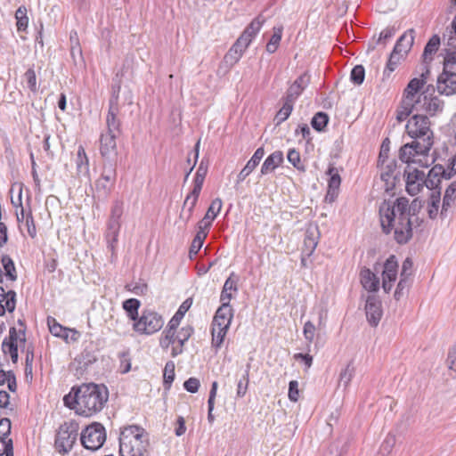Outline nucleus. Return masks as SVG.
Here are the masks:
<instances>
[{
    "instance_id": "obj_20",
    "label": "nucleus",
    "mask_w": 456,
    "mask_h": 456,
    "mask_svg": "<svg viewBox=\"0 0 456 456\" xmlns=\"http://www.w3.org/2000/svg\"><path fill=\"white\" fill-rule=\"evenodd\" d=\"M309 84V76L306 73L302 74L298 77L295 82L289 87L284 97L287 100H291L295 102L297 97L302 94L304 89Z\"/></svg>"
},
{
    "instance_id": "obj_8",
    "label": "nucleus",
    "mask_w": 456,
    "mask_h": 456,
    "mask_svg": "<svg viewBox=\"0 0 456 456\" xmlns=\"http://www.w3.org/2000/svg\"><path fill=\"white\" fill-rule=\"evenodd\" d=\"M164 321L159 314L152 311H145L140 319L134 322V330L144 334H153L159 330Z\"/></svg>"
},
{
    "instance_id": "obj_44",
    "label": "nucleus",
    "mask_w": 456,
    "mask_h": 456,
    "mask_svg": "<svg viewBox=\"0 0 456 456\" xmlns=\"http://www.w3.org/2000/svg\"><path fill=\"white\" fill-rule=\"evenodd\" d=\"M249 370H250V364H247L246 370L244 371V374L242 375L241 379L237 383V391L236 395L237 397H243L247 394L248 383H249Z\"/></svg>"
},
{
    "instance_id": "obj_62",
    "label": "nucleus",
    "mask_w": 456,
    "mask_h": 456,
    "mask_svg": "<svg viewBox=\"0 0 456 456\" xmlns=\"http://www.w3.org/2000/svg\"><path fill=\"white\" fill-rule=\"evenodd\" d=\"M24 77L26 78V81L28 83V87L31 91L36 92L37 91V77L35 70L33 69H28L25 74Z\"/></svg>"
},
{
    "instance_id": "obj_30",
    "label": "nucleus",
    "mask_w": 456,
    "mask_h": 456,
    "mask_svg": "<svg viewBox=\"0 0 456 456\" xmlns=\"http://www.w3.org/2000/svg\"><path fill=\"white\" fill-rule=\"evenodd\" d=\"M237 281H238V279L234 275L233 273L225 281L224 287H223L221 296H220V300H221L222 304L226 303V302H227V304H230V300L232 297L231 291L237 290Z\"/></svg>"
},
{
    "instance_id": "obj_27",
    "label": "nucleus",
    "mask_w": 456,
    "mask_h": 456,
    "mask_svg": "<svg viewBox=\"0 0 456 456\" xmlns=\"http://www.w3.org/2000/svg\"><path fill=\"white\" fill-rule=\"evenodd\" d=\"M120 226V220L110 218L106 238L108 240V248L111 250L112 254L114 253L116 243L118 242Z\"/></svg>"
},
{
    "instance_id": "obj_33",
    "label": "nucleus",
    "mask_w": 456,
    "mask_h": 456,
    "mask_svg": "<svg viewBox=\"0 0 456 456\" xmlns=\"http://www.w3.org/2000/svg\"><path fill=\"white\" fill-rule=\"evenodd\" d=\"M415 105L416 101L412 102L403 98L401 105L399 106L396 111V119L398 120V122L405 120L411 112H417V108Z\"/></svg>"
},
{
    "instance_id": "obj_58",
    "label": "nucleus",
    "mask_w": 456,
    "mask_h": 456,
    "mask_svg": "<svg viewBox=\"0 0 456 456\" xmlns=\"http://www.w3.org/2000/svg\"><path fill=\"white\" fill-rule=\"evenodd\" d=\"M315 331H316V327L314 326V324L312 322L308 321L305 323L304 328H303V334H304L305 340L308 343H312L314 341V336H315Z\"/></svg>"
},
{
    "instance_id": "obj_16",
    "label": "nucleus",
    "mask_w": 456,
    "mask_h": 456,
    "mask_svg": "<svg viewBox=\"0 0 456 456\" xmlns=\"http://www.w3.org/2000/svg\"><path fill=\"white\" fill-rule=\"evenodd\" d=\"M232 317L233 311L231 305L227 304V302L224 303L216 312L212 326L229 330Z\"/></svg>"
},
{
    "instance_id": "obj_52",
    "label": "nucleus",
    "mask_w": 456,
    "mask_h": 456,
    "mask_svg": "<svg viewBox=\"0 0 456 456\" xmlns=\"http://www.w3.org/2000/svg\"><path fill=\"white\" fill-rule=\"evenodd\" d=\"M70 41V53L73 59H75V51H77V54L79 57L82 56V49L80 47L78 35L77 31H71L69 36Z\"/></svg>"
},
{
    "instance_id": "obj_12",
    "label": "nucleus",
    "mask_w": 456,
    "mask_h": 456,
    "mask_svg": "<svg viewBox=\"0 0 456 456\" xmlns=\"http://www.w3.org/2000/svg\"><path fill=\"white\" fill-rule=\"evenodd\" d=\"M417 112H425L431 116L443 110V102L437 97H430L425 93L416 99Z\"/></svg>"
},
{
    "instance_id": "obj_28",
    "label": "nucleus",
    "mask_w": 456,
    "mask_h": 456,
    "mask_svg": "<svg viewBox=\"0 0 456 456\" xmlns=\"http://www.w3.org/2000/svg\"><path fill=\"white\" fill-rule=\"evenodd\" d=\"M327 175H330L329 188L326 199L330 198L332 200L333 197L337 194L338 188L341 183V178L338 174V168L333 166H330Z\"/></svg>"
},
{
    "instance_id": "obj_49",
    "label": "nucleus",
    "mask_w": 456,
    "mask_h": 456,
    "mask_svg": "<svg viewBox=\"0 0 456 456\" xmlns=\"http://www.w3.org/2000/svg\"><path fill=\"white\" fill-rule=\"evenodd\" d=\"M354 373V367L348 363L340 373L339 383L342 384L344 387H347L353 379Z\"/></svg>"
},
{
    "instance_id": "obj_56",
    "label": "nucleus",
    "mask_w": 456,
    "mask_h": 456,
    "mask_svg": "<svg viewBox=\"0 0 456 456\" xmlns=\"http://www.w3.org/2000/svg\"><path fill=\"white\" fill-rule=\"evenodd\" d=\"M364 77H365V71H364V68L362 65L355 66L351 71L350 77H351V80L355 85H361L364 80Z\"/></svg>"
},
{
    "instance_id": "obj_34",
    "label": "nucleus",
    "mask_w": 456,
    "mask_h": 456,
    "mask_svg": "<svg viewBox=\"0 0 456 456\" xmlns=\"http://www.w3.org/2000/svg\"><path fill=\"white\" fill-rule=\"evenodd\" d=\"M440 46V37L434 35L427 43L423 52V61L430 62L433 60V55L437 52Z\"/></svg>"
},
{
    "instance_id": "obj_37",
    "label": "nucleus",
    "mask_w": 456,
    "mask_h": 456,
    "mask_svg": "<svg viewBox=\"0 0 456 456\" xmlns=\"http://www.w3.org/2000/svg\"><path fill=\"white\" fill-rule=\"evenodd\" d=\"M4 301L7 311L12 313L16 307V292L14 290L5 292L4 289L0 286V302Z\"/></svg>"
},
{
    "instance_id": "obj_17",
    "label": "nucleus",
    "mask_w": 456,
    "mask_h": 456,
    "mask_svg": "<svg viewBox=\"0 0 456 456\" xmlns=\"http://www.w3.org/2000/svg\"><path fill=\"white\" fill-rule=\"evenodd\" d=\"M118 136L108 133H102L100 136V152L106 160H110L112 157L117 155L116 138Z\"/></svg>"
},
{
    "instance_id": "obj_24",
    "label": "nucleus",
    "mask_w": 456,
    "mask_h": 456,
    "mask_svg": "<svg viewBox=\"0 0 456 456\" xmlns=\"http://www.w3.org/2000/svg\"><path fill=\"white\" fill-rule=\"evenodd\" d=\"M362 287L369 292H376L379 289V279L368 268H363L360 273Z\"/></svg>"
},
{
    "instance_id": "obj_53",
    "label": "nucleus",
    "mask_w": 456,
    "mask_h": 456,
    "mask_svg": "<svg viewBox=\"0 0 456 456\" xmlns=\"http://www.w3.org/2000/svg\"><path fill=\"white\" fill-rule=\"evenodd\" d=\"M396 443L395 436L392 434H388L385 440L383 441L380 452L383 455H387L391 452L392 449L394 448L395 444Z\"/></svg>"
},
{
    "instance_id": "obj_43",
    "label": "nucleus",
    "mask_w": 456,
    "mask_h": 456,
    "mask_svg": "<svg viewBox=\"0 0 456 456\" xmlns=\"http://www.w3.org/2000/svg\"><path fill=\"white\" fill-rule=\"evenodd\" d=\"M1 262H2L3 267L4 269L6 277L12 281H16L17 273H16V268H15L12 259L8 255H4L2 256Z\"/></svg>"
},
{
    "instance_id": "obj_54",
    "label": "nucleus",
    "mask_w": 456,
    "mask_h": 456,
    "mask_svg": "<svg viewBox=\"0 0 456 456\" xmlns=\"http://www.w3.org/2000/svg\"><path fill=\"white\" fill-rule=\"evenodd\" d=\"M163 377L165 385H168L169 387L175 379V363L173 362L166 363Z\"/></svg>"
},
{
    "instance_id": "obj_63",
    "label": "nucleus",
    "mask_w": 456,
    "mask_h": 456,
    "mask_svg": "<svg viewBox=\"0 0 456 456\" xmlns=\"http://www.w3.org/2000/svg\"><path fill=\"white\" fill-rule=\"evenodd\" d=\"M289 398L291 402H297L299 397L298 382L291 380L289 384Z\"/></svg>"
},
{
    "instance_id": "obj_25",
    "label": "nucleus",
    "mask_w": 456,
    "mask_h": 456,
    "mask_svg": "<svg viewBox=\"0 0 456 456\" xmlns=\"http://www.w3.org/2000/svg\"><path fill=\"white\" fill-rule=\"evenodd\" d=\"M283 162V153L281 151H276L269 155L264 161L261 167V175H265L273 172Z\"/></svg>"
},
{
    "instance_id": "obj_55",
    "label": "nucleus",
    "mask_w": 456,
    "mask_h": 456,
    "mask_svg": "<svg viewBox=\"0 0 456 456\" xmlns=\"http://www.w3.org/2000/svg\"><path fill=\"white\" fill-rule=\"evenodd\" d=\"M4 339H8V341L13 342L16 344H17L18 340L25 343V341H26L25 328L17 331L16 328L12 327L9 330V337L5 338Z\"/></svg>"
},
{
    "instance_id": "obj_2",
    "label": "nucleus",
    "mask_w": 456,
    "mask_h": 456,
    "mask_svg": "<svg viewBox=\"0 0 456 456\" xmlns=\"http://www.w3.org/2000/svg\"><path fill=\"white\" fill-rule=\"evenodd\" d=\"M406 132L414 141L404 144L400 149V159L403 162L420 163L423 165L421 158L428 154L434 143L433 132L430 128L428 118L417 112L407 122Z\"/></svg>"
},
{
    "instance_id": "obj_35",
    "label": "nucleus",
    "mask_w": 456,
    "mask_h": 456,
    "mask_svg": "<svg viewBox=\"0 0 456 456\" xmlns=\"http://www.w3.org/2000/svg\"><path fill=\"white\" fill-rule=\"evenodd\" d=\"M398 263L394 255L390 256L384 264L382 276L385 279L396 280Z\"/></svg>"
},
{
    "instance_id": "obj_7",
    "label": "nucleus",
    "mask_w": 456,
    "mask_h": 456,
    "mask_svg": "<svg viewBox=\"0 0 456 456\" xmlns=\"http://www.w3.org/2000/svg\"><path fill=\"white\" fill-rule=\"evenodd\" d=\"M116 178V164L112 160H106L103 164L101 176L95 181L97 192L103 196L110 194L115 184Z\"/></svg>"
},
{
    "instance_id": "obj_32",
    "label": "nucleus",
    "mask_w": 456,
    "mask_h": 456,
    "mask_svg": "<svg viewBox=\"0 0 456 456\" xmlns=\"http://www.w3.org/2000/svg\"><path fill=\"white\" fill-rule=\"evenodd\" d=\"M265 20L262 15L257 16L250 22L240 36L245 39H248V42L251 43L252 39L260 30Z\"/></svg>"
},
{
    "instance_id": "obj_36",
    "label": "nucleus",
    "mask_w": 456,
    "mask_h": 456,
    "mask_svg": "<svg viewBox=\"0 0 456 456\" xmlns=\"http://www.w3.org/2000/svg\"><path fill=\"white\" fill-rule=\"evenodd\" d=\"M294 102L291 100H287L283 98V105L279 110L274 118V122L276 126L281 125L284 122L291 114L293 110Z\"/></svg>"
},
{
    "instance_id": "obj_31",
    "label": "nucleus",
    "mask_w": 456,
    "mask_h": 456,
    "mask_svg": "<svg viewBox=\"0 0 456 456\" xmlns=\"http://www.w3.org/2000/svg\"><path fill=\"white\" fill-rule=\"evenodd\" d=\"M47 324L50 332L55 337L61 338L67 340L69 332H73L74 335L77 334L76 330L63 327L62 325L58 323L56 320L53 317L47 318Z\"/></svg>"
},
{
    "instance_id": "obj_59",
    "label": "nucleus",
    "mask_w": 456,
    "mask_h": 456,
    "mask_svg": "<svg viewBox=\"0 0 456 456\" xmlns=\"http://www.w3.org/2000/svg\"><path fill=\"white\" fill-rule=\"evenodd\" d=\"M13 456L12 439H0V455Z\"/></svg>"
},
{
    "instance_id": "obj_9",
    "label": "nucleus",
    "mask_w": 456,
    "mask_h": 456,
    "mask_svg": "<svg viewBox=\"0 0 456 456\" xmlns=\"http://www.w3.org/2000/svg\"><path fill=\"white\" fill-rule=\"evenodd\" d=\"M113 95L110 101V108L106 118V126L107 131L105 133L113 134L119 135L120 134V121L118 118V92L120 90V86H113Z\"/></svg>"
},
{
    "instance_id": "obj_6",
    "label": "nucleus",
    "mask_w": 456,
    "mask_h": 456,
    "mask_svg": "<svg viewBox=\"0 0 456 456\" xmlns=\"http://www.w3.org/2000/svg\"><path fill=\"white\" fill-rule=\"evenodd\" d=\"M408 164L404 175L406 176V191L411 195H417L425 185V173L423 171L418 170L416 167H412L413 162H406ZM421 167H428V160L425 162L422 160V164L418 163Z\"/></svg>"
},
{
    "instance_id": "obj_57",
    "label": "nucleus",
    "mask_w": 456,
    "mask_h": 456,
    "mask_svg": "<svg viewBox=\"0 0 456 456\" xmlns=\"http://www.w3.org/2000/svg\"><path fill=\"white\" fill-rule=\"evenodd\" d=\"M200 191H194L192 190L185 198L184 200V202H183V208H187V209H190V210H192L194 209V207L196 206V203L198 201V199H199V196H200Z\"/></svg>"
},
{
    "instance_id": "obj_48",
    "label": "nucleus",
    "mask_w": 456,
    "mask_h": 456,
    "mask_svg": "<svg viewBox=\"0 0 456 456\" xmlns=\"http://www.w3.org/2000/svg\"><path fill=\"white\" fill-rule=\"evenodd\" d=\"M329 121V117L324 112L316 113L312 118L311 125L317 131H322L324 127L327 126Z\"/></svg>"
},
{
    "instance_id": "obj_50",
    "label": "nucleus",
    "mask_w": 456,
    "mask_h": 456,
    "mask_svg": "<svg viewBox=\"0 0 456 456\" xmlns=\"http://www.w3.org/2000/svg\"><path fill=\"white\" fill-rule=\"evenodd\" d=\"M288 160L299 171H305V166L301 164L300 154L295 149L289 151L287 155Z\"/></svg>"
},
{
    "instance_id": "obj_21",
    "label": "nucleus",
    "mask_w": 456,
    "mask_h": 456,
    "mask_svg": "<svg viewBox=\"0 0 456 456\" xmlns=\"http://www.w3.org/2000/svg\"><path fill=\"white\" fill-rule=\"evenodd\" d=\"M319 240V231L317 227H309L305 234L302 254L311 256L314 252Z\"/></svg>"
},
{
    "instance_id": "obj_47",
    "label": "nucleus",
    "mask_w": 456,
    "mask_h": 456,
    "mask_svg": "<svg viewBox=\"0 0 456 456\" xmlns=\"http://www.w3.org/2000/svg\"><path fill=\"white\" fill-rule=\"evenodd\" d=\"M282 36V28H273V34L266 45V51L270 53L276 52Z\"/></svg>"
},
{
    "instance_id": "obj_45",
    "label": "nucleus",
    "mask_w": 456,
    "mask_h": 456,
    "mask_svg": "<svg viewBox=\"0 0 456 456\" xmlns=\"http://www.w3.org/2000/svg\"><path fill=\"white\" fill-rule=\"evenodd\" d=\"M208 172L207 166L204 165L203 162H201L197 169L194 180H193V189L197 191H201L203 183L206 177Z\"/></svg>"
},
{
    "instance_id": "obj_60",
    "label": "nucleus",
    "mask_w": 456,
    "mask_h": 456,
    "mask_svg": "<svg viewBox=\"0 0 456 456\" xmlns=\"http://www.w3.org/2000/svg\"><path fill=\"white\" fill-rule=\"evenodd\" d=\"M12 423L7 418H3L0 420V439H8L11 433Z\"/></svg>"
},
{
    "instance_id": "obj_1",
    "label": "nucleus",
    "mask_w": 456,
    "mask_h": 456,
    "mask_svg": "<svg viewBox=\"0 0 456 456\" xmlns=\"http://www.w3.org/2000/svg\"><path fill=\"white\" fill-rule=\"evenodd\" d=\"M420 202L414 200L411 205L406 198L401 197L395 201H383L379 206V219L385 233L394 232L398 244L407 243L412 237L413 216L420 208Z\"/></svg>"
},
{
    "instance_id": "obj_26",
    "label": "nucleus",
    "mask_w": 456,
    "mask_h": 456,
    "mask_svg": "<svg viewBox=\"0 0 456 456\" xmlns=\"http://www.w3.org/2000/svg\"><path fill=\"white\" fill-rule=\"evenodd\" d=\"M429 73V70L427 69L426 70V73H422L421 74V77L422 78L421 79H419V78H412L407 87L405 88L404 90V99H407V100H410V101H412V102H415L417 97H418V93H419V90L421 88V86L426 83V78H425V75L426 74H428Z\"/></svg>"
},
{
    "instance_id": "obj_5",
    "label": "nucleus",
    "mask_w": 456,
    "mask_h": 456,
    "mask_svg": "<svg viewBox=\"0 0 456 456\" xmlns=\"http://www.w3.org/2000/svg\"><path fill=\"white\" fill-rule=\"evenodd\" d=\"M80 440L83 446L87 450L96 451L100 449L106 440L104 427L97 422L86 427L81 434Z\"/></svg>"
},
{
    "instance_id": "obj_3",
    "label": "nucleus",
    "mask_w": 456,
    "mask_h": 456,
    "mask_svg": "<svg viewBox=\"0 0 456 456\" xmlns=\"http://www.w3.org/2000/svg\"><path fill=\"white\" fill-rule=\"evenodd\" d=\"M108 398L109 392L104 385L83 383L72 387L64 396L63 403L77 415L91 417L103 409Z\"/></svg>"
},
{
    "instance_id": "obj_61",
    "label": "nucleus",
    "mask_w": 456,
    "mask_h": 456,
    "mask_svg": "<svg viewBox=\"0 0 456 456\" xmlns=\"http://www.w3.org/2000/svg\"><path fill=\"white\" fill-rule=\"evenodd\" d=\"M400 53H395L394 51L390 53L389 59L387 63V67L385 69V73L388 71L389 73L394 71L399 63L400 61Z\"/></svg>"
},
{
    "instance_id": "obj_64",
    "label": "nucleus",
    "mask_w": 456,
    "mask_h": 456,
    "mask_svg": "<svg viewBox=\"0 0 456 456\" xmlns=\"http://www.w3.org/2000/svg\"><path fill=\"white\" fill-rule=\"evenodd\" d=\"M184 388L190 393H196L200 387V380L196 378H190L183 384Z\"/></svg>"
},
{
    "instance_id": "obj_51",
    "label": "nucleus",
    "mask_w": 456,
    "mask_h": 456,
    "mask_svg": "<svg viewBox=\"0 0 456 456\" xmlns=\"http://www.w3.org/2000/svg\"><path fill=\"white\" fill-rule=\"evenodd\" d=\"M396 32L395 26L387 27L383 29L376 41V44L386 45L387 42L391 39Z\"/></svg>"
},
{
    "instance_id": "obj_22",
    "label": "nucleus",
    "mask_w": 456,
    "mask_h": 456,
    "mask_svg": "<svg viewBox=\"0 0 456 456\" xmlns=\"http://www.w3.org/2000/svg\"><path fill=\"white\" fill-rule=\"evenodd\" d=\"M148 438V435L145 430L139 426H129L125 428L119 437V444L127 443L129 441L134 442V440H146Z\"/></svg>"
},
{
    "instance_id": "obj_15",
    "label": "nucleus",
    "mask_w": 456,
    "mask_h": 456,
    "mask_svg": "<svg viewBox=\"0 0 456 456\" xmlns=\"http://www.w3.org/2000/svg\"><path fill=\"white\" fill-rule=\"evenodd\" d=\"M249 44L248 39H245L240 36L228 53L224 55V62L231 67L236 64L240 60Z\"/></svg>"
},
{
    "instance_id": "obj_39",
    "label": "nucleus",
    "mask_w": 456,
    "mask_h": 456,
    "mask_svg": "<svg viewBox=\"0 0 456 456\" xmlns=\"http://www.w3.org/2000/svg\"><path fill=\"white\" fill-rule=\"evenodd\" d=\"M192 305V298H187L182 303L177 312L172 317L168 323H171V327H178L181 320L183 318L186 312L190 309Z\"/></svg>"
},
{
    "instance_id": "obj_42",
    "label": "nucleus",
    "mask_w": 456,
    "mask_h": 456,
    "mask_svg": "<svg viewBox=\"0 0 456 456\" xmlns=\"http://www.w3.org/2000/svg\"><path fill=\"white\" fill-rule=\"evenodd\" d=\"M140 305V301L136 298H129L123 302V308L131 320H136Z\"/></svg>"
},
{
    "instance_id": "obj_19",
    "label": "nucleus",
    "mask_w": 456,
    "mask_h": 456,
    "mask_svg": "<svg viewBox=\"0 0 456 456\" xmlns=\"http://www.w3.org/2000/svg\"><path fill=\"white\" fill-rule=\"evenodd\" d=\"M265 155V150L263 147L256 149L251 159L248 161L246 166L241 169L237 176V183L243 182L247 176H248L252 171L257 167L261 159Z\"/></svg>"
},
{
    "instance_id": "obj_11",
    "label": "nucleus",
    "mask_w": 456,
    "mask_h": 456,
    "mask_svg": "<svg viewBox=\"0 0 456 456\" xmlns=\"http://www.w3.org/2000/svg\"><path fill=\"white\" fill-rule=\"evenodd\" d=\"M365 314L369 324L377 327L383 315L381 300L375 294H369L365 299Z\"/></svg>"
},
{
    "instance_id": "obj_14",
    "label": "nucleus",
    "mask_w": 456,
    "mask_h": 456,
    "mask_svg": "<svg viewBox=\"0 0 456 456\" xmlns=\"http://www.w3.org/2000/svg\"><path fill=\"white\" fill-rule=\"evenodd\" d=\"M436 88L439 94L452 95L456 93V73L444 70L438 77Z\"/></svg>"
},
{
    "instance_id": "obj_18",
    "label": "nucleus",
    "mask_w": 456,
    "mask_h": 456,
    "mask_svg": "<svg viewBox=\"0 0 456 456\" xmlns=\"http://www.w3.org/2000/svg\"><path fill=\"white\" fill-rule=\"evenodd\" d=\"M222 205V200L219 198L215 199L211 202L206 215L199 223V230L203 229L208 232V230L211 226L212 222L221 211Z\"/></svg>"
},
{
    "instance_id": "obj_10",
    "label": "nucleus",
    "mask_w": 456,
    "mask_h": 456,
    "mask_svg": "<svg viewBox=\"0 0 456 456\" xmlns=\"http://www.w3.org/2000/svg\"><path fill=\"white\" fill-rule=\"evenodd\" d=\"M455 165L453 161L449 170H445L441 165H435L429 170L428 175H425V186L434 191L440 184L442 179L448 180L456 173Z\"/></svg>"
},
{
    "instance_id": "obj_13",
    "label": "nucleus",
    "mask_w": 456,
    "mask_h": 456,
    "mask_svg": "<svg viewBox=\"0 0 456 456\" xmlns=\"http://www.w3.org/2000/svg\"><path fill=\"white\" fill-rule=\"evenodd\" d=\"M149 439L119 444L120 456H147Z\"/></svg>"
},
{
    "instance_id": "obj_4",
    "label": "nucleus",
    "mask_w": 456,
    "mask_h": 456,
    "mask_svg": "<svg viewBox=\"0 0 456 456\" xmlns=\"http://www.w3.org/2000/svg\"><path fill=\"white\" fill-rule=\"evenodd\" d=\"M78 436V425L74 421L64 422L60 426L56 437L55 448L62 454L69 452L77 441Z\"/></svg>"
},
{
    "instance_id": "obj_29",
    "label": "nucleus",
    "mask_w": 456,
    "mask_h": 456,
    "mask_svg": "<svg viewBox=\"0 0 456 456\" xmlns=\"http://www.w3.org/2000/svg\"><path fill=\"white\" fill-rule=\"evenodd\" d=\"M455 199H456V181L451 183L450 185L445 190L444 199H443L442 209L440 212V215L442 217L447 216V211L453 204Z\"/></svg>"
},
{
    "instance_id": "obj_46",
    "label": "nucleus",
    "mask_w": 456,
    "mask_h": 456,
    "mask_svg": "<svg viewBox=\"0 0 456 456\" xmlns=\"http://www.w3.org/2000/svg\"><path fill=\"white\" fill-rule=\"evenodd\" d=\"M228 329H221L212 326V346L216 350L219 349L224 342L227 334Z\"/></svg>"
},
{
    "instance_id": "obj_41",
    "label": "nucleus",
    "mask_w": 456,
    "mask_h": 456,
    "mask_svg": "<svg viewBox=\"0 0 456 456\" xmlns=\"http://www.w3.org/2000/svg\"><path fill=\"white\" fill-rule=\"evenodd\" d=\"M207 234H208V232L203 229H200L198 231V232H197L195 238L193 239L191 245L190 247V251H189L190 258H192L193 256H195L198 254L199 250L201 248V247L203 245V241L206 239Z\"/></svg>"
},
{
    "instance_id": "obj_23",
    "label": "nucleus",
    "mask_w": 456,
    "mask_h": 456,
    "mask_svg": "<svg viewBox=\"0 0 456 456\" xmlns=\"http://www.w3.org/2000/svg\"><path fill=\"white\" fill-rule=\"evenodd\" d=\"M415 38V31L413 28L406 30L397 40L394 52L401 55L406 54L411 48Z\"/></svg>"
},
{
    "instance_id": "obj_38",
    "label": "nucleus",
    "mask_w": 456,
    "mask_h": 456,
    "mask_svg": "<svg viewBox=\"0 0 456 456\" xmlns=\"http://www.w3.org/2000/svg\"><path fill=\"white\" fill-rule=\"evenodd\" d=\"M441 200L440 191H434L429 198L428 213L431 219H435L438 215L439 205Z\"/></svg>"
},
{
    "instance_id": "obj_40",
    "label": "nucleus",
    "mask_w": 456,
    "mask_h": 456,
    "mask_svg": "<svg viewBox=\"0 0 456 456\" xmlns=\"http://www.w3.org/2000/svg\"><path fill=\"white\" fill-rule=\"evenodd\" d=\"M76 163L78 173L87 174L89 172V160L82 145L77 149Z\"/></svg>"
}]
</instances>
